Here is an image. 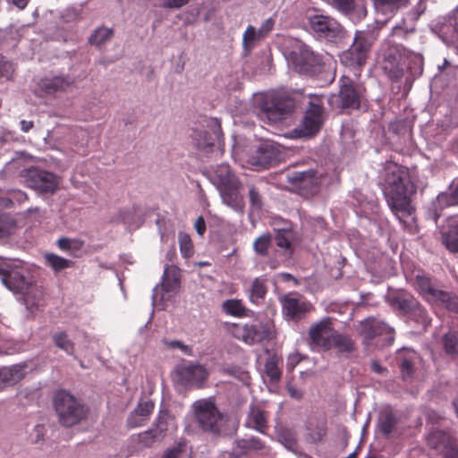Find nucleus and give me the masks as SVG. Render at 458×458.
<instances>
[{
    "instance_id": "1",
    "label": "nucleus",
    "mask_w": 458,
    "mask_h": 458,
    "mask_svg": "<svg viewBox=\"0 0 458 458\" xmlns=\"http://www.w3.org/2000/svg\"><path fill=\"white\" fill-rule=\"evenodd\" d=\"M209 181L218 190L223 199L242 200L248 194L250 200H260L267 184L263 181L255 183L242 184L227 164H221L214 170L208 172Z\"/></svg>"
},
{
    "instance_id": "21",
    "label": "nucleus",
    "mask_w": 458,
    "mask_h": 458,
    "mask_svg": "<svg viewBox=\"0 0 458 458\" xmlns=\"http://www.w3.org/2000/svg\"><path fill=\"white\" fill-rule=\"evenodd\" d=\"M428 445L442 454L444 458L451 451H458V447L454 438L442 430H437L430 433L427 437Z\"/></svg>"
},
{
    "instance_id": "61",
    "label": "nucleus",
    "mask_w": 458,
    "mask_h": 458,
    "mask_svg": "<svg viewBox=\"0 0 458 458\" xmlns=\"http://www.w3.org/2000/svg\"><path fill=\"white\" fill-rule=\"evenodd\" d=\"M286 390L293 399L301 400L303 397L302 392L292 384L287 385Z\"/></svg>"
},
{
    "instance_id": "48",
    "label": "nucleus",
    "mask_w": 458,
    "mask_h": 458,
    "mask_svg": "<svg viewBox=\"0 0 458 458\" xmlns=\"http://www.w3.org/2000/svg\"><path fill=\"white\" fill-rule=\"evenodd\" d=\"M310 430V437L314 443L320 442L327 435V427L326 420L317 421L315 427L313 428V424L310 423L308 428Z\"/></svg>"
},
{
    "instance_id": "56",
    "label": "nucleus",
    "mask_w": 458,
    "mask_h": 458,
    "mask_svg": "<svg viewBox=\"0 0 458 458\" xmlns=\"http://www.w3.org/2000/svg\"><path fill=\"white\" fill-rule=\"evenodd\" d=\"M186 441H180L172 448L167 449L161 458H181L182 454L186 451Z\"/></svg>"
},
{
    "instance_id": "13",
    "label": "nucleus",
    "mask_w": 458,
    "mask_h": 458,
    "mask_svg": "<svg viewBox=\"0 0 458 458\" xmlns=\"http://www.w3.org/2000/svg\"><path fill=\"white\" fill-rule=\"evenodd\" d=\"M323 122L322 106L310 101L309 108L306 110L302 121L293 133L297 138L312 137L320 131Z\"/></svg>"
},
{
    "instance_id": "32",
    "label": "nucleus",
    "mask_w": 458,
    "mask_h": 458,
    "mask_svg": "<svg viewBox=\"0 0 458 458\" xmlns=\"http://www.w3.org/2000/svg\"><path fill=\"white\" fill-rule=\"evenodd\" d=\"M181 282V270L176 266H166L162 276V287L165 292L174 291Z\"/></svg>"
},
{
    "instance_id": "11",
    "label": "nucleus",
    "mask_w": 458,
    "mask_h": 458,
    "mask_svg": "<svg viewBox=\"0 0 458 458\" xmlns=\"http://www.w3.org/2000/svg\"><path fill=\"white\" fill-rule=\"evenodd\" d=\"M392 304L423 328L430 325L431 320L427 310L414 297L398 294L393 298Z\"/></svg>"
},
{
    "instance_id": "15",
    "label": "nucleus",
    "mask_w": 458,
    "mask_h": 458,
    "mask_svg": "<svg viewBox=\"0 0 458 458\" xmlns=\"http://www.w3.org/2000/svg\"><path fill=\"white\" fill-rule=\"evenodd\" d=\"M327 3L353 23L361 21L368 13L366 0H327Z\"/></svg>"
},
{
    "instance_id": "41",
    "label": "nucleus",
    "mask_w": 458,
    "mask_h": 458,
    "mask_svg": "<svg viewBox=\"0 0 458 458\" xmlns=\"http://www.w3.org/2000/svg\"><path fill=\"white\" fill-rule=\"evenodd\" d=\"M282 363V359L276 355L270 356L265 363V373L269 378L271 383H276L282 377V369L279 365Z\"/></svg>"
},
{
    "instance_id": "20",
    "label": "nucleus",
    "mask_w": 458,
    "mask_h": 458,
    "mask_svg": "<svg viewBox=\"0 0 458 458\" xmlns=\"http://www.w3.org/2000/svg\"><path fill=\"white\" fill-rule=\"evenodd\" d=\"M333 333L332 322L329 318H324L310 327L309 336L312 344L328 351L330 350L329 342Z\"/></svg>"
},
{
    "instance_id": "10",
    "label": "nucleus",
    "mask_w": 458,
    "mask_h": 458,
    "mask_svg": "<svg viewBox=\"0 0 458 458\" xmlns=\"http://www.w3.org/2000/svg\"><path fill=\"white\" fill-rule=\"evenodd\" d=\"M293 99L275 98L262 99L259 104L258 115L260 119H267L270 123H276L287 117L294 109Z\"/></svg>"
},
{
    "instance_id": "44",
    "label": "nucleus",
    "mask_w": 458,
    "mask_h": 458,
    "mask_svg": "<svg viewBox=\"0 0 458 458\" xmlns=\"http://www.w3.org/2000/svg\"><path fill=\"white\" fill-rule=\"evenodd\" d=\"M443 243L452 252H458V224L450 225L443 233Z\"/></svg>"
},
{
    "instance_id": "64",
    "label": "nucleus",
    "mask_w": 458,
    "mask_h": 458,
    "mask_svg": "<svg viewBox=\"0 0 458 458\" xmlns=\"http://www.w3.org/2000/svg\"><path fill=\"white\" fill-rule=\"evenodd\" d=\"M371 369L373 372L377 374H382L385 371H387V369L380 365V363L377 360H372L371 362Z\"/></svg>"
},
{
    "instance_id": "7",
    "label": "nucleus",
    "mask_w": 458,
    "mask_h": 458,
    "mask_svg": "<svg viewBox=\"0 0 458 458\" xmlns=\"http://www.w3.org/2000/svg\"><path fill=\"white\" fill-rule=\"evenodd\" d=\"M406 50L402 45L386 41L381 47V68L391 81L404 75Z\"/></svg>"
},
{
    "instance_id": "27",
    "label": "nucleus",
    "mask_w": 458,
    "mask_h": 458,
    "mask_svg": "<svg viewBox=\"0 0 458 458\" xmlns=\"http://www.w3.org/2000/svg\"><path fill=\"white\" fill-rule=\"evenodd\" d=\"M245 425L259 433L265 434L268 428L267 414L258 405H251L248 413Z\"/></svg>"
},
{
    "instance_id": "45",
    "label": "nucleus",
    "mask_w": 458,
    "mask_h": 458,
    "mask_svg": "<svg viewBox=\"0 0 458 458\" xmlns=\"http://www.w3.org/2000/svg\"><path fill=\"white\" fill-rule=\"evenodd\" d=\"M179 247L183 258L189 259L194 254V247L191 236L186 233H179Z\"/></svg>"
},
{
    "instance_id": "42",
    "label": "nucleus",
    "mask_w": 458,
    "mask_h": 458,
    "mask_svg": "<svg viewBox=\"0 0 458 458\" xmlns=\"http://www.w3.org/2000/svg\"><path fill=\"white\" fill-rule=\"evenodd\" d=\"M222 309L227 315L236 318L246 317L248 311L242 301L239 299L225 300L222 304Z\"/></svg>"
},
{
    "instance_id": "37",
    "label": "nucleus",
    "mask_w": 458,
    "mask_h": 458,
    "mask_svg": "<svg viewBox=\"0 0 458 458\" xmlns=\"http://www.w3.org/2000/svg\"><path fill=\"white\" fill-rule=\"evenodd\" d=\"M114 30L105 26H99L93 30L89 38V43L98 48H101L114 37Z\"/></svg>"
},
{
    "instance_id": "28",
    "label": "nucleus",
    "mask_w": 458,
    "mask_h": 458,
    "mask_svg": "<svg viewBox=\"0 0 458 458\" xmlns=\"http://www.w3.org/2000/svg\"><path fill=\"white\" fill-rule=\"evenodd\" d=\"M73 81L69 76L45 77L39 81V88L47 94H54L68 89Z\"/></svg>"
},
{
    "instance_id": "23",
    "label": "nucleus",
    "mask_w": 458,
    "mask_h": 458,
    "mask_svg": "<svg viewBox=\"0 0 458 458\" xmlns=\"http://www.w3.org/2000/svg\"><path fill=\"white\" fill-rule=\"evenodd\" d=\"M0 276H3V283L9 290L23 295L29 293L30 283L20 272H7L0 267Z\"/></svg>"
},
{
    "instance_id": "46",
    "label": "nucleus",
    "mask_w": 458,
    "mask_h": 458,
    "mask_svg": "<svg viewBox=\"0 0 458 458\" xmlns=\"http://www.w3.org/2000/svg\"><path fill=\"white\" fill-rule=\"evenodd\" d=\"M15 226V219L12 216L0 210V238L10 235Z\"/></svg>"
},
{
    "instance_id": "63",
    "label": "nucleus",
    "mask_w": 458,
    "mask_h": 458,
    "mask_svg": "<svg viewBox=\"0 0 458 458\" xmlns=\"http://www.w3.org/2000/svg\"><path fill=\"white\" fill-rule=\"evenodd\" d=\"M164 344L170 348H179L183 352H187V351L189 350V347L187 345H185L184 344H182V342L177 341V340L171 341V342L165 340Z\"/></svg>"
},
{
    "instance_id": "9",
    "label": "nucleus",
    "mask_w": 458,
    "mask_h": 458,
    "mask_svg": "<svg viewBox=\"0 0 458 458\" xmlns=\"http://www.w3.org/2000/svg\"><path fill=\"white\" fill-rule=\"evenodd\" d=\"M308 26L310 32L319 40L335 42L343 38L344 28L333 17L324 14L308 16Z\"/></svg>"
},
{
    "instance_id": "6",
    "label": "nucleus",
    "mask_w": 458,
    "mask_h": 458,
    "mask_svg": "<svg viewBox=\"0 0 458 458\" xmlns=\"http://www.w3.org/2000/svg\"><path fill=\"white\" fill-rule=\"evenodd\" d=\"M24 179L26 185L41 197L54 195L61 184L60 176L36 166H31L25 171Z\"/></svg>"
},
{
    "instance_id": "51",
    "label": "nucleus",
    "mask_w": 458,
    "mask_h": 458,
    "mask_svg": "<svg viewBox=\"0 0 458 458\" xmlns=\"http://www.w3.org/2000/svg\"><path fill=\"white\" fill-rule=\"evenodd\" d=\"M377 7H386L392 13L397 12L399 9L406 7L409 0H374Z\"/></svg>"
},
{
    "instance_id": "40",
    "label": "nucleus",
    "mask_w": 458,
    "mask_h": 458,
    "mask_svg": "<svg viewBox=\"0 0 458 458\" xmlns=\"http://www.w3.org/2000/svg\"><path fill=\"white\" fill-rule=\"evenodd\" d=\"M329 344L330 349L335 348L339 352H351L354 349V343L350 336L335 331L330 338Z\"/></svg>"
},
{
    "instance_id": "4",
    "label": "nucleus",
    "mask_w": 458,
    "mask_h": 458,
    "mask_svg": "<svg viewBox=\"0 0 458 458\" xmlns=\"http://www.w3.org/2000/svg\"><path fill=\"white\" fill-rule=\"evenodd\" d=\"M377 37L378 30L374 24L368 25L366 30H356L352 44L341 56L342 61L350 66L364 64Z\"/></svg>"
},
{
    "instance_id": "59",
    "label": "nucleus",
    "mask_w": 458,
    "mask_h": 458,
    "mask_svg": "<svg viewBox=\"0 0 458 458\" xmlns=\"http://www.w3.org/2000/svg\"><path fill=\"white\" fill-rule=\"evenodd\" d=\"M274 24H275V21L272 18H268V19L265 20L258 30V31L259 32V35L262 38L267 36L273 30Z\"/></svg>"
},
{
    "instance_id": "18",
    "label": "nucleus",
    "mask_w": 458,
    "mask_h": 458,
    "mask_svg": "<svg viewBox=\"0 0 458 458\" xmlns=\"http://www.w3.org/2000/svg\"><path fill=\"white\" fill-rule=\"evenodd\" d=\"M281 302L284 314L293 321L301 320L313 310L311 303L301 298L284 296Z\"/></svg>"
},
{
    "instance_id": "19",
    "label": "nucleus",
    "mask_w": 458,
    "mask_h": 458,
    "mask_svg": "<svg viewBox=\"0 0 458 458\" xmlns=\"http://www.w3.org/2000/svg\"><path fill=\"white\" fill-rule=\"evenodd\" d=\"M274 336L273 327L270 323L245 325L242 328V340L248 344L269 341Z\"/></svg>"
},
{
    "instance_id": "14",
    "label": "nucleus",
    "mask_w": 458,
    "mask_h": 458,
    "mask_svg": "<svg viewBox=\"0 0 458 458\" xmlns=\"http://www.w3.org/2000/svg\"><path fill=\"white\" fill-rule=\"evenodd\" d=\"M360 335L367 344L376 337H382L383 345H390L394 340V330L375 318H369L360 322Z\"/></svg>"
},
{
    "instance_id": "58",
    "label": "nucleus",
    "mask_w": 458,
    "mask_h": 458,
    "mask_svg": "<svg viewBox=\"0 0 458 458\" xmlns=\"http://www.w3.org/2000/svg\"><path fill=\"white\" fill-rule=\"evenodd\" d=\"M58 247L64 251L70 250L73 245L76 250H80L82 243L79 241L69 239V238H60L57 241Z\"/></svg>"
},
{
    "instance_id": "3",
    "label": "nucleus",
    "mask_w": 458,
    "mask_h": 458,
    "mask_svg": "<svg viewBox=\"0 0 458 458\" xmlns=\"http://www.w3.org/2000/svg\"><path fill=\"white\" fill-rule=\"evenodd\" d=\"M382 177L381 189L386 200H411L415 187L401 166L390 163Z\"/></svg>"
},
{
    "instance_id": "24",
    "label": "nucleus",
    "mask_w": 458,
    "mask_h": 458,
    "mask_svg": "<svg viewBox=\"0 0 458 458\" xmlns=\"http://www.w3.org/2000/svg\"><path fill=\"white\" fill-rule=\"evenodd\" d=\"M396 359L403 379H411L415 373V365L419 360V354L413 350L403 349L397 353Z\"/></svg>"
},
{
    "instance_id": "39",
    "label": "nucleus",
    "mask_w": 458,
    "mask_h": 458,
    "mask_svg": "<svg viewBox=\"0 0 458 458\" xmlns=\"http://www.w3.org/2000/svg\"><path fill=\"white\" fill-rule=\"evenodd\" d=\"M431 302L439 303L447 310L458 313V296L452 293L439 290Z\"/></svg>"
},
{
    "instance_id": "57",
    "label": "nucleus",
    "mask_w": 458,
    "mask_h": 458,
    "mask_svg": "<svg viewBox=\"0 0 458 458\" xmlns=\"http://www.w3.org/2000/svg\"><path fill=\"white\" fill-rule=\"evenodd\" d=\"M13 64L0 55V76L9 81L13 77Z\"/></svg>"
},
{
    "instance_id": "17",
    "label": "nucleus",
    "mask_w": 458,
    "mask_h": 458,
    "mask_svg": "<svg viewBox=\"0 0 458 458\" xmlns=\"http://www.w3.org/2000/svg\"><path fill=\"white\" fill-rule=\"evenodd\" d=\"M177 376L182 385L200 387L208 378V373L200 364H190L179 368Z\"/></svg>"
},
{
    "instance_id": "53",
    "label": "nucleus",
    "mask_w": 458,
    "mask_h": 458,
    "mask_svg": "<svg viewBox=\"0 0 458 458\" xmlns=\"http://www.w3.org/2000/svg\"><path fill=\"white\" fill-rule=\"evenodd\" d=\"M275 239L279 248L285 250L292 248V232L284 229L277 230Z\"/></svg>"
},
{
    "instance_id": "55",
    "label": "nucleus",
    "mask_w": 458,
    "mask_h": 458,
    "mask_svg": "<svg viewBox=\"0 0 458 458\" xmlns=\"http://www.w3.org/2000/svg\"><path fill=\"white\" fill-rule=\"evenodd\" d=\"M81 10L75 7H67L60 13V19L64 23H72L79 21Z\"/></svg>"
},
{
    "instance_id": "5",
    "label": "nucleus",
    "mask_w": 458,
    "mask_h": 458,
    "mask_svg": "<svg viewBox=\"0 0 458 458\" xmlns=\"http://www.w3.org/2000/svg\"><path fill=\"white\" fill-rule=\"evenodd\" d=\"M55 410L64 427L78 424L87 417V408L65 390L58 391L54 398Z\"/></svg>"
},
{
    "instance_id": "29",
    "label": "nucleus",
    "mask_w": 458,
    "mask_h": 458,
    "mask_svg": "<svg viewBox=\"0 0 458 458\" xmlns=\"http://www.w3.org/2000/svg\"><path fill=\"white\" fill-rule=\"evenodd\" d=\"M288 182L301 189H311L318 184L317 172L314 169L293 171L287 175Z\"/></svg>"
},
{
    "instance_id": "33",
    "label": "nucleus",
    "mask_w": 458,
    "mask_h": 458,
    "mask_svg": "<svg viewBox=\"0 0 458 458\" xmlns=\"http://www.w3.org/2000/svg\"><path fill=\"white\" fill-rule=\"evenodd\" d=\"M265 443L258 437L238 439L235 442V451L239 454H247L253 451H261Z\"/></svg>"
},
{
    "instance_id": "36",
    "label": "nucleus",
    "mask_w": 458,
    "mask_h": 458,
    "mask_svg": "<svg viewBox=\"0 0 458 458\" xmlns=\"http://www.w3.org/2000/svg\"><path fill=\"white\" fill-rule=\"evenodd\" d=\"M443 349L446 355L458 360V330L451 329L442 337Z\"/></svg>"
},
{
    "instance_id": "47",
    "label": "nucleus",
    "mask_w": 458,
    "mask_h": 458,
    "mask_svg": "<svg viewBox=\"0 0 458 458\" xmlns=\"http://www.w3.org/2000/svg\"><path fill=\"white\" fill-rule=\"evenodd\" d=\"M392 212L401 220L411 216L414 210L411 202H387Z\"/></svg>"
},
{
    "instance_id": "8",
    "label": "nucleus",
    "mask_w": 458,
    "mask_h": 458,
    "mask_svg": "<svg viewBox=\"0 0 458 458\" xmlns=\"http://www.w3.org/2000/svg\"><path fill=\"white\" fill-rule=\"evenodd\" d=\"M288 61L301 74L314 76L322 71L323 61L309 46L301 44L289 53Z\"/></svg>"
},
{
    "instance_id": "22",
    "label": "nucleus",
    "mask_w": 458,
    "mask_h": 458,
    "mask_svg": "<svg viewBox=\"0 0 458 458\" xmlns=\"http://www.w3.org/2000/svg\"><path fill=\"white\" fill-rule=\"evenodd\" d=\"M30 367L27 361L0 368V380L4 387L11 386L21 382L29 373Z\"/></svg>"
},
{
    "instance_id": "34",
    "label": "nucleus",
    "mask_w": 458,
    "mask_h": 458,
    "mask_svg": "<svg viewBox=\"0 0 458 458\" xmlns=\"http://www.w3.org/2000/svg\"><path fill=\"white\" fill-rule=\"evenodd\" d=\"M415 286L420 294L423 295V297L430 302L436 296V293H437L439 291V289L435 287L431 279L423 275L416 276Z\"/></svg>"
},
{
    "instance_id": "62",
    "label": "nucleus",
    "mask_w": 458,
    "mask_h": 458,
    "mask_svg": "<svg viewBox=\"0 0 458 458\" xmlns=\"http://www.w3.org/2000/svg\"><path fill=\"white\" fill-rule=\"evenodd\" d=\"M194 227L199 235H203L206 232V223L202 216H199L195 221Z\"/></svg>"
},
{
    "instance_id": "38",
    "label": "nucleus",
    "mask_w": 458,
    "mask_h": 458,
    "mask_svg": "<svg viewBox=\"0 0 458 458\" xmlns=\"http://www.w3.org/2000/svg\"><path fill=\"white\" fill-rule=\"evenodd\" d=\"M51 339L55 346L68 355H74L75 344L70 339L65 331H56L51 335Z\"/></svg>"
},
{
    "instance_id": "31",
    "label": "nucleus",
    "mask_w": 458,
    "mask_h": 458,
    "mask_svg": "<svg viewBox=\"0 0 458 458\" xmlns=\"http://www.w3.org/2000/svg\"><path fill=\"white\" fill-rule=\"evenodd\" d=\"M246 293L250 302L259 304L267 293V279L264 277L254 278Z\"/></svg>"
},
{
    "instance_id": "26",
    "label": "nucleus",
    "mask_w": 458,
    "mask_h": 458,
    "mask_svg": "<svg viewBox=\"0 0 458 458\" xmlns=\"http://www.w3.org/2000/svg\"><path fill=\"white\" fill-rule=\"evenodd\" d=\"M212 133L208 131H205L199 135L198 139H196L197 148L206 153L212 152L215 147V142L219 141L222 134L221 126L217 119L212 121Z\"/></svg>"
},
{
    "instance_id": "60",
    "label": "nucleus",
    "mask_w": 458,
    "mask_h": 458,
    "mask_svg": "<svg viewBox=\"0 0 458 458\" xmlns=\"http://www.w3.org/2000/svg\"><path fill=\"white\" fill-rule=\"evenodd\" d=\"M190 0H165L162 7L165 9H180L186 5Z\"/></svg>"
},
{
    "instance_id": "25",
    "label": "nucleus",
    "mask_w": 458,
    "mask_h": 458,
    "mask_svg": "<svg viewBox=\"0 0 458 458\" xmlns=\"http://www.w3.org/2000/svg\"><path fill=\"white\" fill-rule=\"evenodd\" d=\"M155 403L151 400L140 402L134 411L131 413L127 420V425L130 428L143 426L153 412Z\"/></svg>"
},
{
    "instance_id": "16",
    "label": "nucleus",
    "mask_w": 458,
    "mask_h": 458,
    "mask_svg": "<svg viewBox=\"0 0 458 458\" xmlns=\"http://www.w3.org/2000/svg\"><path fill=\"white\" fill-rule=\"evenodd\" d=\"M361 91V85L354 83L349 78L343 77L338 94L341 107L358 109L360 105Z\"/></svg>"
},
{
    "instance_id": "30",
    "label": "nucleus",
    "mask_w": 458,
    "mask_h": 458,
    "mask_svg": "<svg viewBox=\"0 0 458 458\" xmlns=\"http://www.w3.org/2000/svg\"><path fill=\"white\" fill-rule=\"evenodd\" d=\"M404 66L406 67V81H413L415 78L420 76L423 72V57L419 54H412L406 50L404 57Z\"/></svg>"
},
{
    "instance_id": "52",
    "label": "nucleus",
    "mask_w": 458,
    "mask_h": 458,
    "mask_svg": "<svg viewBox=\"0 0 458 458\" xmlns=\"http://www.w3.org/2000/svg\"><path fill=\"white\" fill-rule=\"evenodd\" d=\"M162 438L159 437V435L157 434V432L153 428L141 432L138 436L139 443L145 447H150L157 441H159Z\"/></svg>"
},
{
    "instance_id": "43",
    "label": "nucleus",
    "mask_w": 458,
    "mask_h": 458,
    "mask_svg": "<svg viewBox=\"0 0 458 458\" xmlns=\"http://www.w3.org/2000/svg\"><path fill=\"white\" fill-rule=\"evenodd\" d=\"M46 264L50 267L55 273L65 268L71 267L73 262L54 253H46L44 255Z\"/></svg>"
},
{
    "instance_id": "50",
    "label": "nucleus",
    "mask_w": 458,
    "mask_h": 458,
    "mask_svg": "<svg viewBox=\"0 0 458 458\" xmlns=\"http://www.w3.org/2000/svg\"><path fill=\"white\" fill-rule=\"evenodd\" d=\"M263 38L259 32L251 25H249L245 30L242 38V44L245 50H249L253 47L254 42Z\"/></svg>"
},
{
    "instance_id": "12",
    "label": "nucleus",
    "mask_w": 458,
    "mask_h": 458,
    "mask_svg": "<svg viewBox=\"0 0 458 458\" xmlns=\"http://www.w3.org/2000/svg\"><path fill=\"white\" fill-rule=\"evenodd\" d=\"M282 152L272 141H263L248 157V164L252 169L259 171L270 167L281 160Z\"/></svg>"
},
{
    "instance_id": "49",
    "label": "nucleus",
    "mask_w": 458,
    "mask_h": 458,
    "mask_svg": "<svg viewBox=\"0 0 458 458\" xmlns=\"http://www.w3.org/2000/svg\"><path fill=\"white\" fill-rule=\"evenodd\" d=\"M270 244L271 235L269 233H265L255 240L253 249L257 254L265 257L268 253Z\"/></svg>"
},
{
    "instance_id": "2",
    "label": "nucleus",
    "mask_w": 458,
    "mask_h": 458,
    "mask_svg": "<svg viewBox=\"0 0 458 458\" xmlns=\"http://www.w3.org/2000/svg\"><path fill=\"white\" fill-rule=\"evenodd\" d=\"M192 410L195 422L203 433L215 438L223 435L227 416L219 411L214 400H198L193 403Z\"/></svg>"
},
{
    "instance_id": "54",
    "label": "nucleus",
    "mask_w": 458,
    "mask_h": 458,
    "mask_svg": "<svg viewBox=\"0 0 458 458\" xmlns=\"http://www.w3.org/2000/svg\"><path fill=\"white\" fill-rule=\"evenodd\" d=\"M167 416L165 411H161L154 423L153 429L161 438L165 437L167 431Z\"/></svg>"
},
{
    "instance_id": "35",
    "label": "nucleus",
    "mask_w": 458,
    "mask_h": 458,
    "mask_svg": "<svg viewBox=\"0 0 458 458\" xmlns=\"http://www.w3.org/2000/svg\"><path fill=\"white\" fill-rule=\"evenodd\" d=\"M398 422V417L392 411L386 410L379 417V430L385 437H389L394 431Z\"/></svg>"
}]
</instances>
